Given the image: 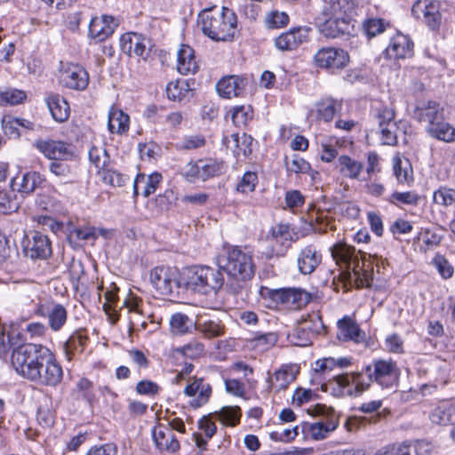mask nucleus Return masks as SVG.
<instances>
[{
	"mask_svg": "<svg viewBox=\"0 0 455 455\" xmlns=\"http://www.w3.org/2000/svg\"><path fill=\"white\" fill-rule=\"evenodd\" d=\"M400 370L391 359H377L366 365L361 371L339 374L330 381L336 395L359 396L368 390L371 382L382 388L392 389L396 387Z\"/></svg>",
	"mask_w": 455,
	"mask_h": 455,
	"instance_id": "obj_1",
	"label": "nucleus"
},
{
	"mask_svg": "<svg viewBox=\"0 0 455 455\" xmlns=\"http://www.w3.org/2000/svg\"><path fill=\"white\" fill-rule=\"evenodd\" d=\"M217 265L228 275V286L233 293H239L245 283L254 276L252 253L239 246L225 247L216 258Z\"/></svg>",
	"mask_w": 455,
	"mask_h": 455,
	"instance_id": "obj_2",
	"label": "nucleus"
},
{
	"mask_svg": "<svg viewBox=\"0 0 455 455\" xmlns=\"http://www.w3.org/2000/svg\"><path fill=\"white\" fill-rule=\"evenodd\" d=\"M331 256L338 265L345 267L349 276L354 278L356 286L370 287L373 270L365 254L347 243H339L331 248Z\"/></svg>",
	"mask_w": 455,
	"mask_h": 455,
	"instance_id": "obj_3",
	"label": "nucleus"
},
{
	"mask_svg": "<svg viewBox=\"0 0 455 455\" xmlns=\"http://www.w3.org/2000/svg\"><path fill=\"white\" fill-rule=\"evenodd\" d=\"M198 24L204 34L214 41H227L234 37L236 16L233 11L213 7L199 13Z\"/></svg>",
	"mask_w": 455,
	"mask_h": 455,
	"instance_id": "obj_4",
	"label": "nucleus"
},
{
	"mask_svg": "<svg viewBox=\"0 0 455 455\" xmlns=\"http://www.w3.org/2000/svg\"><path fill=\"white\" fill-rule=\"evenodd\" d=\"M48 350V347L39 344L20 346L12 354V365L20 376L34 380L35 376H38V367L42 366Z\"/></svg>",
	"mask_w": 455,
	"mask_h": 455,
	"instance_id": "obj_5",
	"label": "nucleus"
},
{
	"mask_svg": "<svg viewBox=\"0 0 455 455\" xmlns=\"http://www.w3.org/2000/svg\"><path fill=\"white\" fill-rule=\"evenodd\" d=\"M220 269L208 266H194L186 274V287L201 294L216 293L224 284Z\"/></svg>",
	"mask_w": 455,
	"mask_h": 455,
	"instance_id": "obj_6",
	"label": "nucleus"
},
{
	"mask_svg": "<svg viewBox=\"0 0 455 455\" xmlns=\"http://www.w3.org/2000/svg\"><path fill=\"white\" fill-rule=\"evenodd\" d=\"M180 273L177 267L160 266L150 271V283L160 295H171L180 287Z\"/></svg>",
	"mask_w": 455,
	"mask_h": 455,
	"instance_id": "obj_7",
	"label": "nucleus"
},
{
	"mask_svg": "<svg viewBox=\"0 0 455 455\" xmlns=\"http://www.w3.org/2000/svg\"><path fill=\"white\" fill-rule=\"evenodd\" d=\"M269 298L292 310L306 307L312 299L311 293L302 288L289 287L270 290Z\"/></svg>",
	"mask_w": 455,
	"mask_h": 455,
	"instance_id": "obj_8",
	"label": "nucleus"
},
{
	"mask_svg": "<svg viewBox=\"0 0 455 455\" xmlns=\"http://www.w3.org/2000/svg\"><path fill=\"white\" fill-rule=\"evenodd\" d=\"M24 255L31 259H46L52 253V243L46 235L32 231L22 240Z\"/></svg>",
	"mask_w": 455,
	"mask_h": 455,
	"instance_id": "obj_9",
	"label": "nucleus"
},
{
	"mask_svg": "<svg viewBox=\"0 0 455 455\" xmlns=\"http://www.w3.org/2000/svg\"><path fill=\"white\" fill-rule=\"evenodd\" d=\"M34 146L49 160H71L75 157L72 145L63 140L40 139L35 141Z\"/></svg>",
	"mask_w": 455,
	"mask_h": 455,
	"instance_id": "obj_10",
	"label": "nucleus"
},
{
	"mask_svg": "<svg viewBox=\"0 0 455 455\" xmlns=\"http://www.w3.org/2000/svg\"><path fill=\"white\" fill-rule=\"evenodd\" d=\"M38 376H35L33 381L45 386L55 387L60 383L63 377V371L57 362L54 354L49 349L44 356L42 366L38 367Z\"/></svg>",
	"mask_w": 455,
	"mask_h": 455,
	"instance_id": "obj_11",
	"label": "nucleus"
},
{
	"mask_svg": "<svg viewBox=\"0 0 455 455\" xmlns=\"http://www.w3.org/2000/svg\"><path fill=\"white\" fill-rule=\"evenodd\" d=\"M317 67L327 69H340L347 66L349 57L346 51L333 47L320 49L314 57Z\"/></svg>",
	"mask_w": 455,
	"mask_h": 455,
	"instance_id": "obj_12",
	"label": "nucleus"
},
{
	"mask_svg": "<svg viewBox=\"0 0 455 455\" xmlns=\"http://www.w3.org/2000/svg\"><path fill=\"white\" fill-rule=\"evenodd\" d=\"M60 83L64 87L82 91L88 85L89 76L81 66L69 65L60 72Z\"/></svg>",
	"mask_w": 455,
	"mask_h": 455,
	"instance_id": "obj_13",
	"label": "nucleus"
},
{
	"mask_svg": "<svg viewBox=\"0 0 455 455\" xmlns=\"http://www.w3.org/2000/svg\"><path fill=\"white\" fill-rule=\"evenodd\" d=\"M187 396L193 397L190 405L199 408L208 403L212 395V387L203 378H194L184 388Z\"/></svg>",
	"mask_w": 455,
	"mask_h": 455,
	"instance_id": "obj_14",
	"label": "nucleus"
},
{
	"mask_svg": "<svg viewBox=\"0 0 455 455\" xmlns=\"http://www.w3.org/2000/svg\"><path fill=\"white\" fill-rule=\"evenodd\" d=\"M117 25L113 16L94 17L89 24V36L96 42H103L114 33Z\"/></svg>",
	"mask_w": 455,
	"mask_h": 455,
	"instance_id": "obj_15",
	"label": "nucleus"
},
{
	"mask_svg": "<svg viewBox=\"0 0 455 455\" xmlns=\"http://www.w3.org/2000/svg\"><path fill=\"white\" fill-rule=\"evenodd\" d=\"M121 49L124 52L142 57L144 60L149 54V42L147 38L137 33H126L120 39Z\"/></svg>",
	"mask_w": 455,
	"mask_h": 455,
	"instance_id": "obj_16",
	"label": "nucleus"
},
{
	"mask_svg": "<svg viewBox=\"0 0 455 455\" xmlns=\"http://www.w3.org/2000/svg\"><path fill=\"white\" fill-rule=\"evenodd\" d=\"M325 19L319 26L320 33L329 38H337L340 36L350 34L354 28L353 20L346 18L323 16Z\"/></svg>",
	"mask_w": 455,
	"mask_h": 455,
	"instance_id": "obj_17",
	"label": "nucleus"
},
{
	"mask_svg": "<svg viewBox=\"0 0 455 455\" xmlns=\"http://www.w3.org/2000/svg\"><path fill=\"white\" fill-rule=\"evenodd\" d=\"M322 261V255L315 244L300 248L297 255V266L303 275L312 274Z\"/></svg>",
	"mask_w": 455,
	"mask_h": 455,
	"instance_id": "obj_18",
	"label": "nucleus"
},
{
	"mask_svg": "<svg viewBox=\"0 0 455 455\" xmlns=\"http://www.w3.org/2000/svg\"><path fill=\"white\" fill-rule=\"evenodd\" d=\"M356 7L355 0H325L322 14L323 16L339 17L354 20Z\"/></svg>",
	"mask_w": 455,
	"mask_h": 455,
	"instance_id": "obj_19",
	"label": "nucleus"
},
{
	"mask_svg": "<svg viewBox=\"0 0 455 455\" xmlns=\"http://www.w3.org/2000/svg\"><path fill=\"white\" fill-rule=\"evenodd\" d=\"M152 437L156 448L162 451L174 453L180 448L172 429L168 426L159 424L152 430Z\"/></svg>",
	"mask_w": 455,
	"mask_h": 455,
	"instance_id": "obj_20",
	"label": "nucleus"
},
{
	"mask_svg": "<svg viewBox=\"0 0 455 455\" xmlns=\"http://www.w3.org/2000/svg\"><path fill=\"white\" fill-rule=\"evenodd\" d=\"M382 406V401L381 400H373L370 402L363 403L360 405L359 410L362 411L364 413H372L377 412L375 415L367 418H352L349 419L347 421L348 428L350 431L361 427L362 425L364 424V422L368 421L369 423L376 424L380 420L381 418H385L387 415L390 414V411L387 409H385L383 411H379V410Z\"/></svg>",
	"mask_w": 455,
	"mask_h": 455,
	"instance_id": "obj_21",
	"label": "nucleus"
},
{
	"mask_svg": "<svg viewBox=\"0 0 455 455\" xmlns=\"http://www.w3.org/2000/svg\"><path fill=\"white\" fill-rule=\"evenodd\" d=\"M247 85L244 76L230 75L222 77L216 84V90L220 96L227 99L240 96Z\"/></svg>",
	"mask_w": 455,
	"mask_h": 455,
	"instance_id": "obj_22",
	"label": "nucleus"
},
{
	"mask_svg": "<svg viewBox=\"0 0 455 455\" xmlns=\"http://www.w3.org/2000/svg\"><path fill=\"white\" fill-rule=\"evenodd\" d=\"M414 117L419 122L433 125L437 121L443 120V108L435 101H422L414 110Z\"/></svg>",
	"mask_w": 455,
	"mask_h": 455,
	"instance_id": "obj_23",
	"label": "nucleus"
},
{
	"mask_svg": "<svg viewBox=\"0 0 455 455\" xmlns=\"http://www.w3.org/2000/svg\"><path fill=\"white\" fill-rule=\"evenodd\" d=\"M223 144L232 150L235 156L240 155L249 156L252 152L253 138L251 135L243 133H232L230 136L223 137Z\"/></svg>",
	"mask_w": 455,
	"mask_h": 455,
	"instance_id": "obj_24",
	"label": "nucleus"
},
{
	"mask_svg": "<svg viewBox=\"0 0 455 455\" xmlns=\"http://www.w3.org/2000/svg\"><path fill=\"white\" fill-rule=\"evenodd\" d=\"M268 240L272 243L280 245L275 254L283 256L293 241V233L289 225L280 223L272 227Z\"/></svg>",
	"mask_w": 455,
	"mask_h": 455,
	"instance_id": "obj_25",
	"label": "nucleus"
},
{
	"mask_svg": "<svg viewBox=\"0 0 455 455\" xmlns=\"http://www.w3.org/2000/svg\"><path fill=\"white\" fill-rule=\"evenodd\" d=\"M386 52L393 59L411 57L413 53V43L407 36L398 33L391 39Z\"/></svg>",
	"mask_w": 455,
	"mask_h": 455,
	"instance_id": "obj_26",
	"label": "nucleus"
},
{
	"mask_svg": "<svg viewBox=\"0 0 455 455\" xmlns=\"http://www.w3.org/2000/svg\"><path fill=\"white\" fill-rule=\"evenodd\" d=\"M45 103L56 122L63 123L68 119L70 108L64 97L58 93H50L45 97Z\"/></svg>",
	"mask_w": 455,
	"mask_h": 455,
	"instance_id": "obj_27",
	"label": "nucleus"
},
{
	"mask_svg": "<svg viewBox=\"0 0 455 455\" xmlns=\"http://www.w3.org/2000/svg\"><path fill=\"white\" fill-rule=\"evenodd\" d=\"M163 176L159 172H154L150 175L140 173L134 180L133 182V192L134 195H139L140 191L141 194L148 197L156 191L158 185L162 182Z\"/></svg>",
	"mask_w": 455,
	"mask_h": 455,
	"instance_id": "obj_28",
	"label": "nucleus"
},
{
	"mask_svg": "<svg viewBox=\"0 0 455 455\" xmlns=\"http://www.w3.org/2000/svg\"><path fill=\"white\" fill-rule=\"evenodd\" d=\"M199 68L194 50L188 44H182L177 53V70L181 75L195 74Z\"/></svg>",
	"mask_w": 455,
	"mask_h": 455,
	"instance_id": "obj_29",
	"label": "nucleus"
},
{
	"mask_svg": "<svg viewBox=\"0 0 455 455\" xmlns=\"http://www.w3.org/2000/svg\"><path fill=\"white\" fill-rule=\"evenodd\" d=\"M433 424L446 426L455 418V401H444L437 404L428 415Z\"/></svg>",
	"mask_w": 455,
	"mask_h": 455,
	"instance_id": "obj_30",
	"label": "nucleus"
},
{
	"mask_svg": "<svg viewBox=\"0 0 455 455\" xmlns=\"http://www.w3.org/2000/svg\"><path fill=\"white\" fill-rule=\"evenodd\" d=\"M338 328V338L340 340H352L359 343L364 339V333L361 331L358 324L349 316H345L339 320Z\"/></svg>",
	"mask_w": 455,
	"mask_h": 455,
	"instance_id": "obj_31",
	"label": "nucleus"
},
{
	"mask_svg": "<svg viewBox=\"0 0 455 455\" xmlns=\"http://www.w3.org/2000/svg\"><path fill=\"white\" fill-rule=\"evenodd\" d=\"M307 38V34L300 28H292L281 34L275 40V46L282 51H291L296 49Z\"/></svg>",
	"mask_w": 455,
	"mask_h": 455,
	"instance_id": "obj_32",
	"label": "nucleus"
},
{
	"mask_svg": "<svg viewBox=\"0 0 455 455\" xmlns=\"http://www.w3.org/2000/svg\"><path fill=\"white\" fill-rule=\"evenodd\" d=\"M44 178L37 172H28L22 176L15 177L12 180V187L16 188L20 193L29 195L40 187Z\"/></svg>",
	"mask_w": 455,
	"mask_h": 455,
	"instance_id": "obj_33",
	"label": "nucleus"
},
{
	"mask_svg": "<svg viewBox=\"0 0 455 455\" xmlns=\"http://www.w3.org/2000/svg\"><path fill=\"white\" fill-rule=\"evenodd\" d=\"M130 117L123 110L111 107L108 111V129L111 133L123 134L129 130Z\"/></svg>",
	"mask_w": 455,
	"mask_h": 455,
	"instance_id": "obj_34",
	"label": "nucleus"
},
{
	"mask_svg": "<svg viewBox=\"0 0 455 455\" xmlns=\"http://www.w3.org/2000/svg\"><path fill=\"white\" fill-rule=\"evenodd\" d=\"M338 427V421L334 419H321L315 423L307 424L305 431L314 440H323L328 434L334 431Z\"/></svg>",
	"mask_w": 455,
	"mask_h": 455,
	"instance_id": "obj_35",
	"label": "nucleus"
},
{
	"mask_svg": "<svg viewBox=\"0 0 455 455\" xmlns=\"http://www.w3.org/2000/svg\"><path fill=\"white\" fill-rule=\"evenodd\" d=\"M88 337L82 331H74L63 344V351L68 361H71L76 353L83 352Z\"/></svg>",
	"mask_w": 455,
	"mask_h": 455,
	"instance_id": "obj_36",
	"label": "nucleus"
},
{
	"mask_svg": "<svg viewBox=\"0 0 455 455\" xmlns=\"http://www.w3.org/2000/svg\"><path fill=\"white\" fill-rule=\"evenodd\" d=\"M48 327L54 332L60 331L68 322V310L60 304L56 303L47 310Z\"/></svg>",
	"mask_w": 455,
	"mask_h": 455,
	"instance_id": "obj_37",
	"label": "nucleus"
},
{
	"mask_svg": "<svg viewBox=\"0 0 455 455\" xmlns=\"http://www.w3.org/2000/svg\"><path fill=\"white\" fill-rule=\"evenodd\" d=\"M197 322L183 313H175L170 318L171 331L174 335H184L196 330Z\"/></svg>",
	"mask_w": 455,
	"mask_h": 455,
	"instance_id": "obj_38",
	"label": "nucleus"
},
{
	"mask_svg": "<svg viewBox=\"0 0 455 455\" xmlns=\"http://www.w3.org/2000/svg\"><path fill=\"white\" fill-rule=\"evenodd\" d=\"M339 172L351 180L358 179L363 171V164L347 155L340 156L338 159Z\"/></svg>",
	"mask_w": 455,
	"mask_h": 455,
	"instance_id": "obj_39",
	"label": "nucleus"
},
{
	"mask_svg": "<svg viewBox=\"0 0 455 455\" xmlns=\"http://www.w3.org/2000/svg\"><path fill=\"white\" fill-rule=\"evenodd\" d=\"M427 132L431 137L439 140L455 141V128L448 123L442 122V120L437 121L433 125H427Z\"/></svg>",
	"mask_w": 455,
	"mask_h": 455,
	"instance_id": "obj_40",
	"label": "nucleus"
},
{
	"mask_svg": "<svg viewBox=\"0 0 455 455\" xmlns=\"http://www.w3.org/2000/svg\"><path fill=\"white\" fill-rule=\"evenodd\" d=\"M317 117L325 122H330L335 114L341 109V103L334 99L327 98L315 104Z\"/></svg>",
	"mask_w": 455,
	"mask_h": 455,
	"instance_id": "obj_41",
	"label": "nucleus"
},
{
	"mask_svg": "<svg viewBox=\"0 0 455 455\" xmlns=\"http://www.w3.org/2000/svg\"><path fill=\"white\" fill-rule=\"evenodd\" d=\"M423 16L427 26L432 30H437L442 23L440 4L438 2H430L426 4Z\"/></svg>",
	"mask_w": 455,
	"mask_h": 455,
	"instance_id": "obj_42",
	"label": "nucleus"
},
{
	"mask_svg": "<svg viewBox=\"0 0 455 455\" xmlns=\"http://www.w3.org/2000/svg\"><path fill=\"white\" fill-rule=\"evenodd\" d=\"M90 162L100 171H103L108 166L109 156L103 145L91 147L89 150Z\"/></svg>",
	"mask_w": 455,
	"mask_h": 455,
	"instance_id": "obj_43",
	"label": "nucleus"
},
{
	"mask_svg": "<svg viewBox=\"0 0 455 455\" xmlns=\"http://www.w3.org/2000/svg\"><path fill=\"white\" fill-rule=\"evenodd\" d=\"M213 416L216 419H219L224 425L234 427L240 421L241 411L238 406H226L223 407L220 411H215Z\"/></svg>",
	"mask_w": 455,
	"mask_h": 455,
	"instance_id": "obj_44",
	"label": "nucleus"
},
{
	"mask_svg": "<svg viewBox=\"0 0 455 455\" xmlns=\"http://www.w3.org/2000/svg\"><path fill=\"white\" fill-rule=\"evenodd\" d=\"M68 160H54L49 164V171L55 177L65 182H72L73 168L67 163Z\"/></svg>",
	"mask_w": 455,
	"mask_h": 455,
	"instance_id": "obj_45",
	"label": "nucleus"
},
{
	"mask_svg": "<svg viewBox=\"0 0 455 455\" xmlns=\"http://www.w3.org/2000/svg\"><path fill=\"white\" fill-rule=\"evenodd\" d=\"M196 330L208 339L216 338L224 333V326L220 321L213 320L198 321Z\"/></svg>",
	"mask_w": 455,
	"mask_h": 455,
	"instance_id": "obj_46",
	"label": "nucleus"
},
{
	"mask_svg": "<svg viewBox=\"0 0 455 455\" xmlns=\"http://www.w3.org/2000/svg\"><path fill=\"white\" fill-rule=\"evenodd\" d=\"M201 169V180H206L220 175L224 171V164L213 159L199 160Z\"/></svg>",
	"mask_w": 455,
	"mask_h": 455,
	"instance_id": "obj_47",
	"label": "nucleus"
},
{
	"mask_svg": "<svg viewBox=\"0 0 455 455\" xmlns=\"http://www.w3.org/2000/svg\"><path fill=\"white\" fill-rule=\"evenodd\" d=\"M27 100V93L22 90L10 88L0 90V106L21 104Z\"/></svg>",
	"mask_w": 455,
	"mask_h": 455,
	"instance_id": "obj_48",
	"label": "nucleus"
},
{
	"mask_svg": "<svg viewBox=\"0 0 455 455\" xmlns=\"http://www.w3.org/2000/svg\"><path fill=\"white\" fill-rule=\"evenodd\" d=\"M295 377L292 371L288 368H282L275 371L270 379L271 387L277 389H285L290 383L294 380Z\"/></svg>",
	"mask_w": 455,
	"mask_h": 455,
	"instance_id": "obj_49",
	"label": "nucleus"
},
{
	"mask_svg": "<svg viewBox=\"0 0 455 455\" xmlns=\"http://www.w3.org/2000/svg\"><path fill=\"white\" fill-rule=\"evenodd\" d=\"M18 208L13 190L0 189V213L8 214Z\"/></svg>",
	"mask_w": 455,
	"mask_h": 455,
	"instance_id": "obj_50",
	"label": "nucleus"
},
{
	"mask_svg": "<svg viewBox=\"0 0 455 455\" xmlns=\"http://www.w3.org/2000/svg\"><path fill=\"white\" fill-rule=\"evenodd\" d=\"M420 196L413 192H394L388 198V202L399 206L400 204L417 205Z\"/></svg>",
	"mask_w": 455,
	"mask_h": 455,
	"instance_id": "obj_51",
	"label": "nucleus"
},
{
	"mask_svg": "<svg viewBox=\"0 0 455 455\" xmlns=\"http://www.w3.org/2000/svg\"><path fill=\"white\" fill-rule=\"evenodd\" d=\"M231 117L235 126H245L252 118V109L250 106H237L231 110Z\"/></svg>",
	"mask_w": 455,
	"mask_h": 455,
	"instance_id": "obj_52",
	"label": "nucleus"
},
{
	"mask_svg": "<svg viewBox=\"0 0 455 455\" xmlns=\"http://www.w3.org/2000/svg\"><path fill=\"white\" fill-rule=\"evenodd\" d=\"M188 84L185 80L171 82L166 86V93L170 100H181L188 91Z\"/></svg>",
	"mask_w": 455,
	"mask_h": 455,
	"instance_id": "obj_53",
	"label": "nucleus"
},
{
	"mask_svg": "<svg viewBox=\"0 0 455 455\" xmlns=\"http://www.w3.org/2000/svg\"><path fill=\"white\" fill-rule=\"evenodd\" d=\"M176 351L186 357L194 359L204 355V345L197 340H192L187 345L178 347Z\"/></svg>",
	"mask_w": 455,
	"mask_h": 455,
	"instance_id": "obj_54",
	"label": "nucleus"
},
{
	"mask_svg": "<svg viewBox=\"0 0 455 455\" xmlns=\"http://www.w3.org/2000/svg\"><path fill=\"white\" fill-rule=\"evenodd\" d=\"M99 174L106 184L113 187H122L124 185L126 180L124 175L115 170L109 169L108 166H107L105 170L100 171Z\"/></svg>",
	"mask_w": 455,
	"mask_h": 455,
	"instance_id": "obj_55",
	"label": "nucleus"
},
{
	"mask_svg": "<svg viewBox=\"0 0 455 455\" xmlns=\"http://www.w3.org/2000/svg\"><path fill=\"white\" fill-rule=\"evenodd\" d=\"M373 116L378 123L379 127L387 125L388 123H395V111L391 108L386 106L375 108Z\"/></svg>",
	"mask_w": 455,
	"mask_h": 455,
	"instance_id": "obj_56",
	"label": "nucleus"
},
{
	"mask_svg": "<svg viewBox=\"0 0 455 455\" xmlns=\"http://www.w3.org/2000/svg\"><path fill=\"white\" fill-rule=\"evenodd\" d=\"M258 183V175L254 172H247L242 177L236 186V190L241 193L252 192Z\"/></svg>",
	"mask_w": 455,
	"mask_h": 455,
	"instance_id": "obj_57",
	"label": "nucleus"
},
{
	"mask_svg": "<svg viewBox=\"0 0 455 455\" xmlns=\"http://www.w3.org/2000/svg\"><path fill=\"white\" fill-rule=\"evenodd\" d=\"M180 174L186 180L189 182H195L196 180H201V169L199 160L196 162L191 161L185 164L180 170Z\"/></svg>",
	"mask_w": 455,
	"mask_h": 455,
	"instance_id": "obj_58",
	"label": "nucleus"
},
{
	"mask_svg": "<svg viewBox=\"0 0 455 455\" xmlns=\"http://www.w3.org/2000/svg\"><path fill=\"white\" fill-rule=\"evenodd\" d=\"M205 139L203 135L196 134L185 136L178 144L180 149L193 150L197 149L205 145Z\"/></svg>",
	"mask_w": 455,
	"mask_h": 455,
	"instance_id": "obj_59",
	"label": "nucleus"
},
{
	"mask_svg": "<svg viewBox=\"0 0 455 455\" xmlns=\"http://www.w3.org/2000/svg\"><path fill=\"white\" fill-rule=\"evenodd\" d=\"M278 339V336L275 332H267L262 334H257L253 341L255 342V346L262 350H267L270 347H274Z\"/></svg>",
	"mask_w": 455,
	"mask_h": 455,
	"instance_id": "obj_60",
	"label": "nucleus"
},
{
	"mask_svg": "<svg viewBox=\"0 0 455 455\" xmlns=\"http://www.w3.org/2000/svg\"><path fill=\"white\" fill-rule=\"evenodd\" d=\"M375 455H411V445L405 443L387 445L379 450Z\"/></svg>",
	"mask_w": 455,
	"mask_h": 455,
	"instance_id": "obj_61",
	"label": "nucleus"
},
{
	"mask_svg": "<svg viewBox=\"0 0 455 455\" xmlns=\"http://www.w3.org/2000/svg\"><path fill=\"white\" fill-rule=\"evenodd\" d=\"M434 202L440 205L448 206L455 202V190L441 188L434 193Z\"/></svg>",
	"mask_w": 455,
	"mask_h": 455,
	"instance_id": "obj_62",
	"label": "nucleus"
},
{
	"mask_svg": "<svg viewBox=\"0 0 455 455\" xmlns=\"http://www.w3.org/2000/svg\"><path fill=\"white\" fill-rule=\"evenodd\" d=\"M433 265L443 278L448 279L452 276L454 272L453 267L443 256H435L433 259Z\"/></svg>",
	"mask_w": 455,
	"mask_h": 455,
	"instance_id": "obj_63",
	"label": "nucleus"
},
{
	"mask_svg": "<svg viewBox=\"0 0 455 455\" xmlns=\"http://www.w3.org/2000/svg\"><path fill=\"white\" fill-rule=\"evenodd\" d=\"M95 237V231L92 227L73 228L68 234V239L70 241L90 240Z\"/></svg>",
	"mask_w": 455,
	"mask_h": 455,
	"instance_id": "obj_64",
	"label": "nucleus"
}]
</instances>
